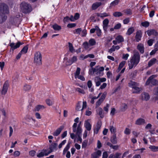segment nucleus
Here are the masks:
<instances>
[{"instance_id":"obj_44","label":"nucleus","mask_w":158,"mask_h":158,"mask_svg":"<svg viewBox=\"0 0 158 158\" xmlns=\"http://www.w3.org/2000/svg\"><path fill=\"white\" fill-rule=\"evenodd\" d=\"M119 2V0H115L114 1L110 4V6H113L117 5Z\"/></svg>"},{"instance_id":"obj_25","label":"nucleus","mask_w":158,"mask_h":158,"mask_svg":"<svg viewBox=\"0 0 158 158\" xmlns=\"http://www.w3.org/2000/svg\"><path fill=\"white\" fill-rule=\"evenodd\" d=\"M128 85L129 87H132L133 89H134L136 86H139L138 84L131 81H129Z\"/></svg>"},{"instance_id":"obj_26","label":"nucleus","mask_w":158,"mask_h":158,"mask_svg":"<svg viewBox=\"0 0 158 158\" xmlns=\"http://www.w3.org/2000/svg\"><path fill=\"white\" fill-rule=\"evenodd\" d=\"M31 86L30 85L25 84L23 86V89L25 91H28L31 89Z\"/></svg>"},{"instance_id":"obj_18","label":"nucleus","mask_w":158,"mask_h":158,"mask_svg":"<svg viewBox=\"0 0 158 158\" xmlns=\"http://www.w3.org/2000/svg\"><path fill=\"white\" fill-rule=\"evenodd\" d=\"M110 141L113 144H116L117 143V139L116 134H113L110 138Z\"/></svg>"},{"instance_id":"obj_58","label":"nucleus","mask_w":158,"mask_h":158,"mask_svg":"<svg viewBox=\"0 0 158 158\" xmlns=\"http://www.w3.org/2000/svg\"><path fill=\"white\" fill-rule=\"evenodd\" d=\"M98 66H96L94 68H92V69L93 72V73L95 72H97L98 71Z\"/></svg>"},{"instance_id":"obj_34","label":"nucleus","mask_w":158,"mask_h":158,"mask_svg":"<svg viewBox=\"0 0 158 158\" xmlns=\"http://www.w3.org/2000/svg\"><path fill=\"white\" fill-rule=\"evenodd\" d=\"M97 15L98 17H99L102 18L107 17L109 15L108 14L106 13H97Z\"/></svg>"},{"instance_id":"obj_9","label":"nucleus","mask_w":158,"mask_h":158,"mask_svg":"<svg viewBox=\"0 0 158 158\" xmlns=\"http://www.w3.org/2000/svg\"><path fill=\"white\" fill-rule=\"evenodd\" d=\"M146 123L145 120L144 119L139 118L137 119L135 121V124L137 125H143Z\"/></svg>"},{"instance_id":"obj_47","label":"nucleus","mask_w":158,"mask_h":158,"mask_svg":"<svg viewBox=\"0 0 158 158\" xmlns=\"http://www.w3.org/2000/svg\"><path fill=\"white\" fill-rule=\"evenodd\" d=\"M89 44L87 42H84L83 44V46L84 48L85 49H86V50L88 49L89 48Z\"/></svg>"},{"instance_id":"obj_13","label":"nucleus","mask_w":158,"mask_h":158,"mask_svg":"<svg viewBox=\"0 0 158 158\" xmlns=\"http://www.w3.org/2000/svg\"><path fill=\"white\" fill-rule=\"evenodd\" d=\"M102 125L101 121H98L97 124L96 128L94 129V133L95 134H97L99 130L100 129Z\"/></svg>"},{"instance_id":"obj_39","label":"nucleus","mask_w":158,"mask_h":158,"mask_svg":"<svg viewBox=\"0 0 158 158\" xmlns=\"http://www.w3.org/2000/svg\"><path fill=\"white\" fill-rule=\"evenodd\" d=\"M52 27L56 31H59L60 30L61 28V27L58 25L56 24H55L52 26Z\"/></svg>"},{"instance_id":"obj_43","label":"nucleus","mask_w":158,"mask_h":158,"mask_svg":"<svg viewBox=\"0 0 158 158\" xmlns=\"http://www.w3.org/2000/svg\"><path fill=\"white\" fill-rule=\"evenodd\" d=\"M134 29L133 27H130L128 29L127 32V34L130 35L134 31Z\"/></svg>"},{"instance_id":"obj_35","label":"nucleus","mask_w":158,"mask_h":158,"mask_svg":"<svg viewBox=\"0 0 158 158\" xmlns=\"http://www.w3.org/2000/svg\"><path fill=\"white\" fill-rule=\"evenodd\" d=\"M149 148L151 149L152 152H156L158 151V146H156L154 145H150Z\"/></svg>"},{"instance_id":"obj_6","label":"nucleus","mask_w":158,"mask_h":158,"mask_svg":"<svg viewBox=\"0 0 158 158\" xmlns=\"http://www.w3.org/2000/svg\"><path fill=\"white\" fill-rule=\"evenodd\" d=\"M64 62L66 65H70L77 60V56H74L72 57L69 59L67 57H64Z\"/></svg>"},{"instance_id":"obj_57","label":"nucleus","mask_w":158,"mask_h":158,"mask_svg":"<svg viewBox=\"0 0 158 158\" xmlns=\"http://www.w3.org/2000/svg\"><path fill=\"white\" fill-rule=\"evenodd\" d=\"M98 66H96L94 68H92V69L93 72V73L95 72H97L98 71Z\"/></svg>"},{"instance_id":"obj_2","label":"nucleus","mask_w":158,"mask_h":158,"mask_svg":"<svg viewBox=\"0 0 158 158\" xmlns=\"http://www.w3.org/2000/svg\"><path fill=\"white\" fill-rule=\"evenodd\" d=\"M9 13V8L6 4L1 3L0 4V15H6Z\"/></svg>"},{"instance_id":"obj_60","label":"nucleus","mask_w":158,"mask_h":158,"mask_svg":"<svg viewBox=\"0 0 158 158\" xmlns=\"http://www.w3.org/2000/svg\"><path fill=\"white\" fill-rule=\"evenodd\" d=\"M158 50V48H155L150 52V55H152L155 54L156 52Z\"/></svg>"},{"instance_id":"obj_21","label":"nucleus","mask_w":158,"mask_h":158,"mask_svg":"<svg viewBox=\"0 0 158 158\" xmlns=\"http://www.w3.org/2000/svg\"><path fill=\"white\" fill-rule=\"evenodd\" d=\"M147 34L149 36H150L151 35H154L155 36H156L158 35V33L155 30H148L147 31Z\"/></svg>"},{"instance_id":"obj_15","label":"nucleus","mask_w":158,"mask_h":158,"mask_svg":"<svg viewBox=\"0 0 158 158\" xmlns=\"http://www.w3.org/2000/svg\"><path fill=\"white\" fill-rule=\"evenodd\" d=\"M23 43H21L20 42H18L16 44L14 43H11L10 44V46L11 47V48L13 50H14L18 48H19L20 46L22 45Z\"/></svg>"},{"instance_id":"obj_46","label":"nucleus","mask_w":158,"mask_h":158,"mask_svg":"<svg viewBox=\"0 0 158 158\" xmlns=\"http://www.w3.org/2000/svg\"><path fill=\"white\" fill-rule=\"evenodd\" d=\"M80 70L81 69L79 68L78 67L77 68V70L75 74V78H77V76L79 75L80 73Z\"/></svg>"},{"instance_id":"obj_28","label":"nucleus","mask_w":158,"mask_h":158,"mask_svg":"<svg viewBox=\"0 0 158 158\" xmlns=\"http://www.w3.org/2000/svg\"><path fill=\"white\" fill-rule=\"evenodd\" d=\"M97 113L100 115L101 118H103L104 115L103 114V110L102 109L101 107L98 108L96 110Z\"/></svg>"},{"instance_id":"obj_5","label":"nucleus","mask_w":158,"mask_h":158,"mask_svg":"<svg viewBox=\"0 0 158 158\" xmlns=\"http://www.w3.org/2000/svg\"><path fill=\"white\" fill-rule=\"evenodd\" d=\"M34 62L36 65H40L42 64V55L40 52L39 51L35 54Z\"/></svg>"},{"instance_id":"obj_12","label":"nucleus","mask_w":158,"mask_h":158,"mask_svg":"<svg viewBox=\"0 0 158 158\" xmlns=\"http://www.w3.org/2000/svg\"><path fill=\"white\" fill-rule=\"evenodd\" d=\"M64 126H60L53 132V135L54 136H58L60 134L61 131L64 129Z\"/></svg>"},{"instance_id":"obj_38","label":"nucleus","mask_w":158,"mask_h":158,"mask_svg":"<svg viewBox=\"0 0 158 158\" xmlns=\"http://www.w3.org/2000/svg\"><path fill=\"white\" fill-rule=\"evenodd\" d=\"M96 30L97 36H100L101 35L102 32L101 30L99 29L98 26H96Z\"/></svg>"},{"instance_id":"obj_59","label":"nucleus","mask_w":158,"mask_h":158,"mask_svg":"<svg viewBox=\"0 0 158 158\" xmlns=\"http://www.w3.org/2000/svg\"><path fill=\"white\" fill-rule=\"evenodd\" d=\"M35 116L36 118L38 119H40L41 118V117L40 113L38 112H36L35 114Z\"/></svg>"},{"instance_id":"obj_50","label":"nucleus","mask_w":158,"mask_h":158,"mask_svg":"<svg viewBox=\"0 0 158 158\" xmlns=\"http://www.w3.org/2000/svg\"><path fill=\"white\" fill-rule=\"evenodd\" d=\"M106 93L104 92L102 95L99 99L101 100L102 101H103L105 99L106 95Z\"/></svg>"},{"instance_id":"obj_56","label":"nucleus","mask_w":158,"mask_h":158,"mask_svg":"<svg viewBox=\"0 0 158 158\" xmlns=\"http://www.w3.org/2000/svg\"><path fill=\"white\" fill-rule=\"evenodd\" d=\"M102 102L103 101L99 99L96 103V108H97L100 106Z\"/></svg>"},{"instance_id":"obj_29","label":"nucleus","mask_w":158,"mask_h":158,"mask_svg":"<svg viewBox=\"0 0 158 158\" xmlns=\"http://www.w3.org/2000/svg\"><path fill=\"white\" fill-rule=\"evenodd\" d=\"M156 59L155 58H153L150 60L148 63V67H150L152 65L156 63Z\"/></svg>"},{"instance_id":"obj_23","label":"nucleus","mask_w":158,"mask_h":158,"mask_svg":"<svg viewBox=\"0 0 158 158\" xmlns=\"http://www.w3.org/2000/svg\"><path fill=\"white\" fill-rule=\"evenodd\" d=\"M137 49L140 52L143 54L144 52V48L143 44H139L137 46Z\"/></svg>"},{"instance_id":"obj_54","label":"nucleus","mask_w":158,"mask_h":158,"mask_svg":"<svg viewBox=\"0 0 158 158\" xmlns=\"http://www.w3.org/2000/svg\"><path fill=\"white\" fill-rule=\"evenodd\" d=\"M66 142V140H64L62 141L59 145L58 148L59 149L61 148L63 145H64Z\"/></svg>"},{"instance_id":"obj_40","label":"nucleus","mask_w":158,"mask_h":158,"mask_svg":"<svg viewBox=\"0 0 158 158\" xmlns=\"http://www.w3.org/2000/svg\"><path fill=\"white\" fill-rule=\"evenodd\" d=\"M113 15L115 17H119L122 16L123 14L120 12H115L113 13Z\"/></svg>"},{"instance_id":"obj_51","label":"nucleus","mask_w":158,"mask_h":158,"mask_svg":"<svg viewBox=\"0 0 158 158\" xmlns=\"http://www.w3.org/2000/svg\"><path fill=\"white\" fill-rule=\"evenodd\" d=\"M76 90L82 94H85V92L84 90L79 88H77L76 89Z\"/></svg>"},{"instance_id":"obj_14","label":"nucleus","mask_w":158,"mask_h":158,"mask_svg":"<svg viewBox=\"0 0 158 158\" xmlns=\"http://www.w3.org/2000/svg\"><path fill=\"white\" fill-rule=\"evenodd\" d=\"M109 23V20L107 19H106L103 21V27L105 31H107Z\"/></svg>"},{"instance_id":"obj_41","label":"nucleus","mask_w":158,"mask_h":158,"mask_svg":"<svg viewBox=\"0 0 158 158\" xmlns=\"http://www.w3.org/2000/svg\"><path fill=\"white\" fill-rule=\"evenodd\" d=\"M89 43L91 46H93L95 44L96 41L94 39H90L89 41Z\"/></svg>"},{"instance_id":"obj_32","label":"nucleus","mask_w":158,"mask_h":158,"mask_svg":"<svg viewBox=\"0 0 158 158\" xmlns=\"http://www.w3.org/2000/svg\"><path fill=\"white\" fill-rule=\"evenodd\" d=\"M7 17L6 15H0V23H1L5 21Z\"/></svg>"},{"instance_id":"obj_36","label":"nucleus","mask_w":158,"mask_h":158,"mask_svg":"<svg viewBox=\"0 0 158 158\" xmlns=\"http://www.w3.org/2000/svg\"><path fill=\"white\" fill-rule=\"evenodd\" d=\"M116 40L118 42V43H120L124 41V39L123 37L120 35L118 36L116 38Z\"/></svg>"},{"instance_id":"obj_33","label":"nucleus","mask_w":158,"mask_h":158,"mask_svg":"<svg viewBox=\"0 0 158 158\" xmlns=\"http://www.w3.org/2000/svg\"><path fill=\"white\" fill-rule=\"evenodd\" d=\"M109 128L110 132L111 133L113 134H116V129L115 127L113 126L110 125L109 127Z\"/></svg>"},{"instance_id":"obj_20","label":"nucleus","mask_w":158,"mask_h":158,"mask_svg":"<svg viewBox=\"0 0 158 158\" xmlns=\"http://www.w3.org/2000/svg\"><path fill=\"white\" fill-rule=\"evenodd\" d=\"M102 3L101 2H96L93 3L92 6V8L93 10H96L99 6L102 5Z\"/></svg>"},{"instance_id":"obj_45","label":"nucleus","mask_w":158,"mask_h":158,"mask_svg":"<svg viewBox=\"0 0 158 158\" xmlns=\"http://www.w3.org/2000/svg\"><path fill=\"white\" fill-rule=\"evenodd\" d=\"M82 30L81 28H78L75 29L74 31V33L75 34H77L78 35L80 34V33L81 32Z\"/></svg>"},{"instance_id":"obj_3","label":"nucleus","mask_w":158,"mask_h":158,"mask_svg":"<svg viewBox=\"0 0 158 158\" xmlns=\"http://www.w3.org/2000/svg\"><path fill=\"white\" fill-rule=\"evenodd\" d=\"M77 126V124L76 123H74L73 126V130L74 132H76V135L77 136V141H80V142H82V139L80 135L82 132V129H81L79 126L77 129V131L76 128Z\"/></svg>"},{"instance_id":"obj_63","label":"nucleus","mask_w":158,"mask_h":158,"mask_svg":"<svg viewBox=\"0 0 158 158\" xmlns=\"http://www.w3.org/2000/svg\"><path fill=\"white\" fill-rule=\"evenodd\" d=\"M154 41V40L151 39H150L148 41V44L149 46H151L152 45L153 42Z\"/></svg>"},{"instance_id":"obj_11","label":"nucleus","mask_w":158,"mask_h":158,"mask_svg":"<svg viewBox=\"0 0 158 158\" xmlns=\"http://www.w3.org/2000/svg\"><path fill=\"white\" fill-rule=\"evenodd\" d=\"M49 153L48 152V149L43 150L41 152L37 155L38 157H41L44 156H48Z\"/></svg>"},{"instance_id":"obj_61","label":"nucleus","mask_w":158,"mask_h":158,"mask_svg":"<svg viewBox=\"0 0 158 158\" xmlns=\"http://www.w3.org/2000/svg\"><path fill=\"white\" fill-rule=\"evenodd\" d=\"M121 155V153L117 152L114 155V158H120V156Z\"/></svg>"},{"instance_id":"obj_62","label":"nucleus","mask_w":158,"mask_h":158,"mask_svg":"<svg viewBox=\"0 0 158 158\" xmlns=\"http://www.w3.org/2000/svg\"><path fill=\"white\" fill-rule=\"evenodd\" d=\"M36 152L34 150H31L29 152V155L32 156H34Z\"/></svg>"},{"instance_id":"obj_48","label":"nucleus","mask_w":158,"mask_h":158,"mask_svg":"<svg viewBox=\"0 0 158 158\" xmlns=\"http://www.w3.org/2000/svg\"><path fill=\"white\" fill-rule=\"evenodd\" d=\"M151 84L153 85H158V81L156 79H153V78L151 80Z\"/></svg>"},{"instance_id":"obj_22","label":"nucleus","mask_w":158,"mask_h":158,"mask_svg":"<svg viewBox=\"0 0 158 158\" xmlns=\"http://www.w3.org/2000/svg\"><path fill=\"white\" fill-rule=\"evenodd\" d=\"M142 37V33L140 31H139L137 32L136 35L135 36V39L137 42H139L140 40Z\"/></svg>"},{"instance_id":"obj_52","label":"nucleus","mask_w":158,"mask_h":158,"mask_svg":"<svg viewBox=\"0 0 158 158\" xmlns=\"http://www.w3.org/2000/svg\"><path fill=\"white\" fill-rule=\"evenodd\" d=\"M125 63V61H122L121 63H120L119 64L118 69L119 70H121V69L123 67Z\"/></svg>"},{"instance_id":"obj_1","label":"nucleus","mask_w":158,"mask_h":158,"mask_svg":"<svg viewBox=\"0 0 158 158\" xmlns=\"http://www.w3.org/2000/svg\"><path fill=\"white\" fill-rule=\"evenodd\" d=\"M133 53V55L130 60V63L128 64L129 69H132L134 66H136L140 60V56L139 52L136 50H134Z\"/></svg>"},{"instance_id":"obj_42","label":"nucleus","mask_w":158,"mask_h":158,"mask_svg":"<svg viewBox=\"0 0 158 158\" xmlns=\"http://www.w3.org/2000/svg\"><path fill=\"white\" fill-rule=\"evenodd\" d=\"M123 11L127 15H131L132 14L131 10L129 9L124 10Z\"/></svg>"},{"instance_id":"obj_37","label":"nucleus","mask_w":158,"mask_h":158,"mask_svg":"<svg viewBox=\"0 0 158 158\" xmlns=\"http://www.w3.org/2000/svg\"><path fill=\"white\" fill-rule=\"evenodd\" d=\"M138 86H136L133 89V93H139L141 90V89L139 88L138 87Z\"/></svg>"},{"instance_id":"obj_8","label":"nucleus","mask_w":158,"mask_h":158,"mask_svg":"<svg viewBox=\"0 0 158 158\" xmlns=\"http://www.w3.org/2000/svg\"><path fill=\"white\" fill-rule=\"evenodd\" d=\"M87 106V103L86 102H83V106L82 108H81V102H80L77 103L76 106V110H82L83 109L85 108Z\"/></svg>"},{"instance_id":"obj_10","label":"nucleus","mask_w":158,"mask_h":158,"mask_svg":"<svg viewBox=\"0 0 158 158\" xmlns=\"http://www.w3.org/2000/svg\"><path fill=\"white\" fill-rule=\"evenodd\" d=\"M57 143H53L49 146L50 150L48 149V152L50 154L54 150H56V147L57 146Z\"/></svg>"},{"instance_id":"obj_24","label":"nucleus","mask_w":158,"mask_h":158,"mask_svg":"<svg viewBox=\"0 0 158 158\" xmlns=\"http://www.w3.org/2000/svg\"><path fill=\"white\" fill-rule=\"evenodd\" d=\"M45 108V107L43 105H37L35 108L34 111H39L40 110L44 109Z\"/></svg>"},{"instance_id":"obj_31","label":"nucleus","mask_w":158,"mask_h":158,"mask_svg":"<svg viewBox=\"0 0 158 158\" xmlns=\"http://www.w3.org/2000/svg\"><path fill=\"white\" fill-rule=\"evenodd\" d=\"M127 108V105L125 103H123L121 104L120 107V110L122 111H125Z\"/></svg>"},{"instance_id":"obj_19","label":"nucleus","mask_w":158,"mask_h":158,"mask_svg":"<svg viewBox=\"0 0 158 158\" xmlns=\"http://www.w3.org/2000/svg\"><path fill=\"white\" fill-rule=\"evenodd\" d=\"M84 126L87 130L89 131L91 129V125L89 121V120L85 121Z\"/></svg>"},{"instance_id":"obj_30","label":"nucleus","mask_w":158,"mask_h":158,"mask_svg":"<svg viewBox=\"0 0 158 158\" xmlns=\"http://www.w3.org/2000/svg\"><path fill=\"white\" fill-rule=\"evenodd\" d=\"M68 44L69 51L72 53L75 52V49H74L72 44L70 42H69Z\"/></svg>"},{"instance_id":"obj_53","label":"nucleus","mask_w":158,"mask_h":158,"mask_svg":"<svg viewBox=\"0 0 158 158\" xmlns=\"http://www.w3.org/2000/svg\"><path fill=\"white\" fill-rule=\"evenodd\" d=\"M99 80L101 82H102L106 81V79L104 78H100L98 77H96V80Z\"/></svg>"},{"instance_id":"obj_55","label":"nucleus","mask_w":158,"mask_h":158,"mask_svg":"<svg viewBox=\"0 0 158 158\" xmlns=\"http://www.w3.org/2000/svg\"><path fill=\"white\" fill-rule=\"evenodd\" d=\"M141 24L142 25V26L145 27H147L149 26V23L148 22H144L142 23Z\"/></svg>"},{"instance_id":"obj_7","label":"nucleus","mask_w":158,"mask_h":158,"mask_svg":"<svg viewBox=\"0 0 158 158\" xmlns=\"http://www.w3.org/2000/svg\"><path fill=\"white\" fill-rule=\"evenodd\" d=\"M9 86V81H6L4 83L2 89L1 90V94L2 95H5L7 93Z\"/></svg>"},{"instance_id":"obj_64","label":"nucleus","mask_w":158,"mask_h":158,"mask_svg":"<svg viewBox=\"0 0 158 158\" xmlns=\"http://www.w3.org/2000/svg\"><path fill=\"white\" fill-rule=\"evenodd\" d=\"M46 102L48 106H50L52 105V101L50 99H47L46 101Z\"/></svg>"},{"instance_id":"obj_27","label":"nucleus","mask_w":158,"mask_h":158,"mask_svg":"<svg viewBox=\"0 0 158 158\" xmlns=\"http://www.w3.org/2000/svg\"><path fill=\"white\" fill-rule=\"evenodd\" d=\"M157 77V75H153L151 76L149 78L147 79L146 82V84L147 85H148L150 83H151V80L153 78L156 77Z\"/></svg>"},{"instance_id":"obj_16","label":"nucleus","mask_w":158,"mask_h":158,"mask_svg":"<svg viewBox=\"0 0 158 158\" xmlns=\"http://www.w3.org/2000/svg\"><path fill=\"white\" fill-rule=\"evenodd\" d=\"M142 99L143 100L148 101L150 98V96L148 93L143 92L141 94Z\"/></svg>"},{"instance_id":"obj_49","label":"nucleus","mask_w":158,"mask_h":158,"mask_svg":"<svg viewBox=\"0 0 158 158\" xmlns=\"http://www.w3.org/2000/svg\"><path fill=\"white\" fill-rule=\"evenodd\" d=\"M28 48L27 46L24 47L21 51V52L22 53H26L27 52L28 50Z\"/></svg>"},{"instance_id":"obj_4","label":"nucleus","mask_w":158,"mask_h":158,"mask_svg":"<svg viewBox=\"0 0 158 158\" xmlns=\"http://www.w3.org/2000/svg\"><path fill=\"white\" fill-rule=\"evenodd\" d=\"M20 6L21 10L23 13H29L31 10V6L26 2H22Z\"/></svg>"},{"instance_id":"obj_17","label":"nucleus","mask_w":158,"mask_h":158,"mask_svg":"<svg viewBox=\"0 0 158 158\" xmlns=\"http://www.w3.org/2000/svg\"><path fill=\"white\" fill-rule=\"evenodd\" d=\"M102 152L100 150H98L91 154V158H97L101 156Z\"/></svg>"}]
</instances>
